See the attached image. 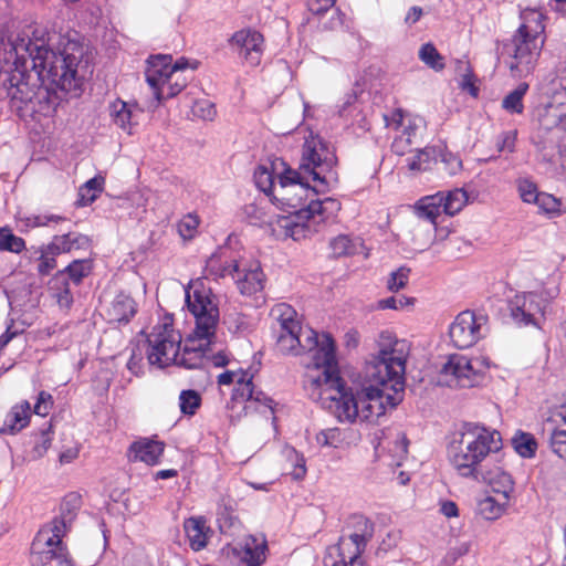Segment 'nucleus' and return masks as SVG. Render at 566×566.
Instances as JSON below:
<instances>
[{
  "mask_svg": "<svg viewBox=\"0 0 566 566\" xmlns=\"http://www.w3.org/2000/svg\"><path fill=\"white\" fill-rule=\"evenodd\" d=\"M164 450V442L147 438L135 441L129 447L133 461H140L148 465L158 464Z\"/></svg>",
  "mask_w": 566,
  "mask_h": 566,
  "instance_id": "24",
  "label": "nucleus"
},
{
  "mask_svg": "<svg viewBox=\"0 0 566 566\" xmlns=\"http://www.w3.org/2000/svg\"><path fill=\"white\" fill-rule=\"evenodd\" d=\"M514 450L523 458H532L535 455L537 442L533 434L518 432L512 438Z\"/></svg>",
  "mask_w": 566,
  "mask_h": 566,
  "instance_id": "43",
  "label": "nucleus"
},
{
  "mask_svg": "<svg viewBox=\"0 0 566 566\" xmlns=\"http://www.w3.org/2000/svg\"><path fill=\"white\" fill-rule=\"evenodd\" d=\"M31 415L32 412L29 401L24 400L17 403L8 412L0 432L4 434H14L21 431L29 424Z\"/></svg>",
  "mask_w": 566,
  "mask_h": 566,
  "instance_id": "29",
  "label": "nucleus"
},
{
  "mask_svg": "<svg viewBox=\"0 0 566 566\" xmlns=\"http://www.w3.org/2000/svg\"><path fill=\"white\" fill-rule=\"evenodd\" d=\"M502 449V437L496 430H491L473 422L462 427L461 439L449 449L453 468L463 478L479 480L485 469L483 462Z\"/></svg>",
  "mask_w": 566,
  "mask_h": 566,
  "instance_id": "6",
  "label": "nucleus"
},
{
  "mask_svg": "<svg viewBox=\"0 0 566 566\" xmlns=\"http://www.w3.org/2000/svg\"><path fill=\"white\" fill-rule=\"evenodd\" d=\"M45 539L46 549L38 552V565H46L54 560L57 566H73L72 558L62 538V533H51Z\"/></svg>",
  "mask_w": 566,
  "mask_h": 566,
  "instance_id": "22",
  "label": "nucleus"
},
{
  "mask_svg": "<svg viewBox=\"0 0 566 566\" xmlns=\"http://www.w3.org/2000/svg\"><path fill=\"white\" fill-rule=\"evenodd\" d=\"M285 453L289 462L293 467L290 474L294 480H302L306 475L305 458L293 448L287 449Z\"/></svg>",
  "mask_w": 566,
  "mask_h": 566,
  "instance_id": "52",
  "label": "nucleus"
},
{
  "mask_svg": "<svg viewBox=\"0 0 566 566\" xmlns=\"http://www.w3.org/2000/svg\"><path fill=\"white\" fill-rule=\"evenodd\" d=\"M54 401L51 394L46 391L38 392V416L46 417L53 408Z\"/></svg>",
  "mask_w": 566,
  "mask_h": 566,
  "instance_id": "58",
  "label": "nucleus"
},
{
  "mask_svg": "<svg viewBox=\"0 0 566 566\" xmlns=\"http://www.w3.org/2000/svg\"><path fill=\"white\" fill-rule=\"evenodd\" d=\"M81 507V495L71 492L66 494L60 505V514L55 516L50 523L44 524L39 531L38 535L49 533H62L65 535L74 521L77 511Z\"/></svg>",
  "mask_w": 566,
  "mask_h": 566,
  "instance_id": "18",
  "label": "nucleus"
},
{
  "mask_svg": "<svg viewBox=\"0 0 566 566\" xmlns=\"http://www.w3.org/2000/svg\"><path fill=\"white\" fill-rule=\"evenodd\" d=\"M172 57L171 55H151L147 60V69L145 72L146 82L151 87L154 95L158 102L163 101V91L160 90L161 83L166 76L170 75Z\"/></svg>",
  "mask_w": 566,
  "mask_h": 566,
  "instance_id": "21",
  "label": "nucleus"
},
{
  "mask_svg": "<svg viewBox=\"0 0 566 566\" xmlns=\"http://www.w3.org/2000/svg\"><path fill=\"white\" fill-rule=\"evenodd\" d=\"M517 138V130L503 132L496 140V147L499 151L513 153L515 150V142Z\"/></svg>",
  "mask_w": 566,
  "mask_h": 566,
  "instance_id": "55",
  "label": "nucleus"
},
{
  "mask_svg": "<svg viewBox=\"0 0 566 566\" xmlns=\"http://www.w3.org/2000/svg\"><path fill=\"white\" fill-rule=\"evenodd\" d=\"M105 178L101 175L88 179L78 190L77 206L85 207L94 202L103 192Z\"/></svg>",
  "mask_w": 566,
  "mask_h": 566,
  "instance_id": "37",
  "label": "nucleus"
},
{
  "mask_svg": "<svg viewBox=\"0 0 566 566\" xmlns=\"http://www.w3.org/2000/svg\"><path fill=\"white\" fill-rule=\"evenodd\" d=\"M184 530L192 551L199 552L207 546L209 528L206 526V520L202 516L186 518Z\"/></svg>",
  "mask_w": 566,
  "mask_h": 566,
  "instance_id": "30",
  "label": "nucleus"
},
{
  "mask_svg": "<svg viewBox=\"0 0 566 566\" xmlns=\"http://www.w3.org/2000/svg\"><path fill=\"white\" fill-rule=\"evenodd\" d=\"M243 275L235 273V282L240 292L244 295H253L263 290L264 274L259 264L251 265L250 269L243 271Z\"/></svg>",
  "mask_w": 566,
  "mask_h": 566,
  "instance_id": "31",
  "label": "nucleus"
},
{
  "mask_svg": "<svg viewBox=\"0 0 566 566\" xmlns=\"http://www.w3.org/2000/svg\"><path fill=\"white\" fill-rule=\"evenodd\" d=\"M534 205L537 206L539 213H545L549 217L558 216L560 212V201L553 195L544 191L539 193Z\"/></svg>",
  "mask_w": 566,
  "mask_h": 566,
  "instance_id": "48",
  "label": "nucleus"
},
{
  "mask_svg": "<svg viewBox=\"0 0 566 566\" xmlns=\"http://www.w3.org/2000/svg\"><path fill=\"white\" fill-rule=\"evenodd\" d=\"M507 504L509 501L502 497L486 496L479 501L478 512L484 520L494 521L502 516Z\"/></svg>",
  "mask_w": 566,
  "mask_h": 566,
  "instance_id": "38",
  "label": "nucleus"
},
{
  "mask_svg": "<svg viewBox=\"0 0 566 566\" xmlns=\"http://www.w3.org/2000/svg\"><path fill=\"white\" fill-rule=\"evenodd\" d=\"M229 45L249 65L258 66L261 63L264 51V38L259 31L252 29L239 30L229 39Z\"/></svg>",
  "mask_w": 566,
  "mask_h": 566,
  "instance_id": "16",
  "label": "nucleus"
},
{
  "mask_svg": "<svg viewBox=\"0 0 566 566\" xmlns=\"http://www.w3.org/2000/svg\"><path fill=\"white\" fill-rule=\"evenodd\" d=\"M54 401L51 394L46 391L38 392V416L46 417L53 408Z\"/></svg>",
  "mask_w": 566,
  "mask_h": 566,
  "instance_id": "59",
  "label": "nucleus"
},
{
  "mask_svg": "<svg viewBox=\"0 0 566 566\" xmlns=\"http://www.w3.org/2000/svg\"><path fill=\"white\" fill-rule=\"evenodd\" d=\"M409 303L410 302L408 298H405V297L397 298L395 296H390V297L380 300L378 302V307L381 310H398Z\"/></svg>",
  "mask_w": 566,
  "mask_h": 566,
  "instance_id": "62",
  "label": "nucleus"
},
{
  "mask_svg": "<svg viewBox=\"0 0 566 566\" xmlns=\"http://www.w3.org/2000/svg\"><path fill=\"white\" fill-rule=\"evenodd\" d=\"M217 521L220 530L229 528L233 525V500L230 497H221L218 502Z\"/></svg>",
  "mask_w": 566,
  "mask_h": 566,
  "instance_id": "47",
  "label": "nucleus"
},
{
  "mask_svg": "<svg viewBox=\"0 0 566 566\" xmlns=\"http://www.w3.org/2000/svg\"><path fill=\"white\" fill-rule=\"evenodd\" d=\"M65 271H57L48 282L46 294L54 300L61 308H69L73 303L70 283Z\"/></svg>",
  "mask_w": 566,
  "mask_h": 566,
  "instance_id": "28",
  "label": "nucleus"
},
{
  "mask_svg": "<svg viewBox=\"0 0 566 566\" xmlns=\"http://www.w3.org/2000/svg\"><path fill=\"white\" fill-rule=\"evenodd\" d=\"M441 196L437 193L421 198L415 209L420 219L427 220L432 224L437 223V218L443 212L441 206Z\"/></svg>",
  "mask_w": 566,
  "mask_h": 566,
  "instance_id": "34",
  "label": "nucleus"
},
{
  "mask_svg": "<svg viewBox=\"0 0 566 566\" xmlns=\"http://www.w3.org/2000/svg\"><path fill=\"white\" fill-rule=\"evenodd\" d=\"M63 254L62 251H57L54 247V238L52 241L44 245L38 256V272L40 274H49L51 271L56 269V256Z\"/></svg>",
  "mask_w": 566,
  "mask_h": 566,
  "instance_id": "42",
  "label": "nucleus"
},
{
  "mask_svg": "<svg viewBox=\"0 0 566 566\" xmlns=\"http://www.w3.org/2000/svg\"><path fill=\"white\" fill-rule=\"evenodd\" d=\"M304 172L290 167L277 172V186L271 198L281 210L287 216L277 217V224L284 230L286 237L297 241L312 235L315 230V218L322 213L324 203H332L337 207L333 198L324 200H310L311 192H317L307 181Z\"/></svg>",
  "mask_w": 566,
  "mask_h": 566,
  "instance_id": "4",
  "label": "nucleus"
},
{
  "mask_svg": "<svg viewBox=\"0 0 566 566\" xmlns=\"http://www.w3.org/2000/svg\"><path fill=\"white\" fill-rule=\"evenodd\" d=\"M410 344L406 339H394L382 345L373 363L365 367L361 384L348 387L340 377L338 398L328 396L329 412L340 422L375 421L396 408L405 396L406 361Z\"/></svg>",
  "mask_w": 566,
  "mask_h": 566,
  "instance_id": "1",
  "label": "nucleus"
},
{
  "mask_svg": "<svg viewBox=\"0 0 566 566\" xmlns=\"http://www.w3.org/2000/svg\"><path fill=\"white\" fill-rule=\"evenodd\" d=\"M62 271L66 272L67 279L74 284H80L81 281L90 274L91 264L86 260H74Z\"/></svg>",
  "mask_w": 566,
  "mask_h": 566,
  "instance_id": "50",
  "label": "nucleus"
},
{
  "mask_svg": "<svg viewBox=\"0 0 566 566\" xmlns=\"http://www.w3.org/2000/svg\"><path fill=\"white\" fill-rule=\"evenodd\" d=\"M280 167L282 169L286 168V164L283 160L276 159L270 166H258L253 175L255 186L270 198H272L277 186V181L275 182L274 179L275 177L277 178V172L282 171Z\"/></svg>",
  "mask_w": 566,
  "mask_h": 566,
  "instance_id": "27",
  "label": "nucleus"
},
{
  "mask_svg": "<svg viewBox=\"0 0 566 566\" xmlns=\"http://www.w3.org/2000/svg\"><path fill=\"white\" fill-rule=\"evenodd\" d=\"M136 303L133 297L124 293L115 296L107 311L108 317L113 322L128 323L136 314Z\"/></svg>",
  "mask_w": 566,
  "mask_h": 566,
  "instance_id": "32",
  "label": "nucleus"
},
{
  "mask_svg": "<svg viewBox=\"0 0 566 566\" xmlns=\"http://www.w3.org/2000/svg\"><path fill=\"white\" fill-rule=\"evenodd\" d=\"M356 532L340 538L338 545L340 560L333 566H365L360 555L373 537L374 524L368 518L358 516L356 517Z\"/></svg>",
  "mask_w": 566,
  "mask_h": 566,
  "instance_id": "12",
  "label": "nucleus"
},
{
  "mask_svg": "<svg viewBox=\"0 0 566 566\" xmlns=\"http://www.w3.org/2000/svg\"><path fill=\"white\" fill-rule=\"evenodd\" d=\"M185 301L189 312L195 316V339L200 343L191 347L186 344L182 350H178L172 365L195 369L202 365L207 347L213 344L219 323V307L217 296L203 279H197L188 284L185 289Z\"/></svg>",
  "mask_w": 566,
  "mask_h": 566,
  "instance_id": "5",
  "label": "nucleus"
},
{
  "mask_svg": "<svg viewBox=\"0 0 566 566\" xmlns=\"http://www.w3.org/2000/svg\"><path fill=\"white\" fill-rule=\"evenodd\" d=\"M52 428L53 418H51L45 424H43L41 429V448L43 449L44 452L48 451V449L51 446L53 434Z\"/></svg>",
  "mask_w": 566,
  "mask_h": 566,
  "instance_id": "63",
  "label": "nucleus"
},
{
  "mask_svg": "<svg viewBox=\"0 0 566 566\" xmlns=\"http://www.w3.org/2000/svg\"><path fill=\"white\" fill-rule=\"evenodd\" d=\"M227 252V250H220L206 261V279L210 276L214 280L226 276L235 279V273H239V263L237 260L229 258Z\"/></svg>",
  "mask_w": 566,
  "mask_h": 566,
  "instance_id": "23",
  "label": "nucleus"
},
{
  "mask_svg": "<svg viewBox=\"0 0 566 566\" xmlns=\"http://www.w3.org/2000/svg\"><path fill=\"white\" fill-rule=\"evenodd\" d=\"M363 242L358 238H350L346 234H339L329 242V248L335 258L348 256L358 253Z\"/></svg>",
  "mask_w": 566,
  "mask_h": 566,
  "instance_id": "39",
  "label": "nucleus"
},
{
  "mask_svg": "<svg viewBox=\"0 0 566 566\" xmlns=\"http://www.w3.org/2000/svg\"><path fill=\"white\" fill-rule=\"evenodd\" d=\"M24 249V241L8 228L0 229V251L19 253Z\"/></svg>",
  "mask_w": 566,
  "mask_h": 566,
  "instance_id": "51",
  "label": "nucleus"
},
{
  "mask_svg": "<svg viewBox=\"0 0 566 566\" xmlns=\"http://www.w3.org/2000/svg\"><path fill=\"white\" fill-rule=\"evenodd\" d=\"M547 424L551 430L549 446L552 451L566 460V401L551 411Z\"/></svg>",
  "mask_w": 566,
  "mask_h": 566,
  "instance_id": "20",
  "label": "nucleus"
},
{
  "mask_svg": "<svg viewBox=\"0 0 566 566\" xmlns=\"http://www.w3.org/2000/svg\"><path fill=\"white\" fill-rule=\"evenodd\" d=\"M83 45L53 23L38 35V103L55 107L61 94L81 93L82 77L77 69L83 59Z\"/></svg>",
  "mask_w": 566,
  "mask_h": 566,
  "instance_id": "3",
  "label": "nucleus"
},
{
  "mask_svg": "<svg viewBox=\"0 0 566 566\" xmlns=\"http://www.w3.org/2000/svg\"><path fill=\"white\" fill-rule=\"evenodd\" d=\"M512 41L514 44L513 59L515 62L511 63L510 69L520 74L530 73L536 65L544 40L516 32Z\"/></svg>",
  "mask_w": 566,
  "mask_h": 566,
  "instance_id": "15",
  "label": "nucleus"
},
{
  "mask_svg": "<svg viewBox=\"0 0 566 566\" xmlns=\"http://www.w3.org/2000/svg\"><path fill=\"white\" fill-rule=\"evenodd\" d=\"M488 317L465 310L459 313L449 327L452 344L460 348H469L485 336Z\"/></svg>",
  "mask_w": 566,
  "mask_h": 566,
  "instance_id": "11",
  "label": "nucleus"
},
{
  "mask_svg": "<svg viewBox=\"0 0 566 566\" xmlns=\"http://www.w3.org/2000/svg\"><path fill=\"white\" fill-rule=\"evenodd\" d=\"M460 87L463 91L469 92V94L473 97H476L479 95V87L475 85L474 74L471 71H469L462 76Z\"/></svg>",
  "mask_w": 566,
  "mask_h": 566,
  "instance_id": "61",
  "label": "nucleus"
},
{
  "mask_svg": "<svg viewBox=\"0 0 566 566\" xmlns=\"http://www.w3.org/2000/svg\"><path fill=\"white\" fill-rule=\"evenodd\" d=\"M553 295L544 296L543 293L530 292L516 295L510 303L511 317L518 325H539V318L544 316L546 306Z\"/></svg>",
  "mask_w": 566,
  "mask_h": 566,
  "instance_id": "13",
  "label": "nucleus"
},
{
  "mask_svg": "<svg viewBox=\"0 0 566 566\" xmlns=\"http://www.w3.org/2000/svg\"><path fill=\"white\" fill-rule=\"evenodd\" d=\"M146 356L149 365L160 369L176 361L181 349V335L172 323L164 322L155 325L146 336Z\"/></svg>",
  "mask_w": 566,
  "mask_h": 566,
  "instance_id": "9",
  "label": "nucleus"
},
{
  "mask_svg": "<svg viewBox=\"0 0 566 566\" xmlns=\"http://www.w3.org/2000/svg\"><path fill=\"white\" fill-rule=\"evenodd\" d=\"M419 59L430 69L441 71L444 69L443 57L432 43H424L419 50Z\"/></svg>",
  "mask_w": 566,
  "mask_h": 566,
  "instance_id": "44",
  "label": "nucleus"
},
{
  "mask_svg": "<svg viewBox=\"0 0 566 566\" xmlns=\"http://www.w3.org/2000/svg\"><path fill=\"white\" fill-rule=\"evenodd\" d=\"M317 442L325 447H336L339 441V430L337 428L321 431L317 437Z\"/></svg>",
  "mask_w": 566,
  "mask_h": 566,
  "instance_id": "57",
  "label": "nucleus"
},
{
  "mask_svg": "<svg viewBox=\"0 0 566 566\" xmlns=\"http://www.w3.org/2000/svg\"><path fill=\"white\" fill-rule=\"evenodd\" d=\"M539 129L534 138L536 149L551 159L554 151L566 155V102L547 103L538 116Z\"/></svg>",
  "mask_w": 566,
  "mask_h": 566,
  "instance_id": "7",
  "label": "nucleus"
},
{
  "mask_svg": "<svg viewBox=\"0 0 566 566\" xmlns=\"http://www.w3.org/2000/svg\"><path fill=\"white\" fill-rule=\"evenodd\" d=\"M408 168L412 171H427L437 164L434 148L426 147L417 151L412 157L407 158Z\"/></svg>",
  "mask_w": 566,
  "mask_h": 566,
  "instance_id": "41",
  "label": "nucleus"
},
{
  "mask_svg": "<svg viewBox=\"0 0 566 566\" xmlns=\"http://www.w3.org/2000/svg\"><path fill=\"white\" fill-rule=\"evenodd\" d=\"M201 405V396L198 391L182 390L179 396V407L184 415L193 416Z\"/></svg>",
  "mask_w": 566,
  "mask_h": 566,
  "instance_id": "46",
  "label": "nucleus"
},
{
  "mask_svg": "<svg viewBox=\"0 0 566 566\" xmlns=\"http://www.w3.org/2000/svg\"><path fill=\"white\" fill-rule=\"evenodd\" d=\"M520 18L522 23L516 32L541 39V34L545 30L543 24L544 15L535 9H525L521 12Z\"/></svg>",
  "mask_w": 566,
  "mask_h": 566,
  "instance_id": "33",
  "label": "nucleus"
},
{
  "mask_svg": "<svg viewBox=\"0 0 566 566\" xmlns=\"http://www.w3.org/2000/svg\"><path fill=\"white\" fill-rule=\"evenodd\" d=\"M409 273L410 270L405 266L394 271L387 282L388 290L391 292H398L403 289L408 283Z\"/></svg>",
  "mask_w": 566,
  "mask_h": 566,
  "instance_id": "53",
  "label": "nucleus"
},
{
  "mask_svg": "<svg viewBox=\"0 0 566 566\" xmlns=\"http://www.w3.org/2000/svg\"><path fill=\"white\" fill-rule=\"evenodd\" d=\"M516 188L520 198L525 203L534 205L542 191L538 190L537 185L530 178H518L516 180Z\"/></svg>",
  "mask_w": 566,
  "mask_h": 566,
  "instance_id": "49",
  "label": "nucleus"
},
{
  "mask_svg": "<svg viewBox=\"0 0 566 566\" xmlns=\"http://www.w3.org/2000/svg\"><path fill=\"white\" fill-rule=\"evenodd\" d=\"M14 50L17 51V53L25 51L30 57V69L35 70V44L32 42L31 38L19 39L14 45Z\"/></svg>",
  "mask_w": 566,
  "mask_h": 566,
  "instance_id": "56",
  "label": "nucleus"
},
{
  "mask_svg": "<svg viewBox=\"0 0 566 566\" xmlns=\"http://www.w3.org/2000/svg\"><path fill=\"white\" fill-rule=\"evenodd\" d=\"M336 0H307L308 10L316 15H322L334 7Z\"/></svg>",
  "mask_w": 566,
  "mask_h": 566,
  "instance_id": "60",
  "label": "nucleus"
},
{
  "mask_svg": "<svg viewBox=\"0 0 566 566\" xmlns=\"http://www.w3.org/2000/svg\"><path fill=\"white\" fill-rule=\"evenodd\" d=\"M479 480H483L488 483L496 496L502 497V500L510 501V496L514 491V482L507 472L503 471L499 467L493 470L484 469L482 474L479 475Z\"/></svg>",
  "mask_w": 566,
  "mask_h": 566,
  "instance_id": "25",
  "label": "nucleus"
},
{
  "mask_svg": "<svg viewBox=\"0 0 566 566\" xmlns=\"http://www.w3.org/2000/svg\"><path fill=\"white\" fill-rule=\"evenodd\" d=\"M296 315V311L286 303L276 304L271 310V316L276 322L273 326L276 349L283 355L310 356L304 365L317 371V375H307L312 396L317 391L322 407L329 410L328 396L337 399L340 394L335 342L329 334H323L319 338L314 329L302 327Z\"/></svg>",
  "mask_w": 566,
  "mask_h": 566,
  "instance_id": "2",
  "label": "nucleus"
},
{
  "mask_svg": "<svg viewBox=\"0 0 566 566\" xmlns=\"http://www.w3.org/2000/svg\"><path fill=\"white\" fill-rule=\"evenodd\" d=\"M222 551L232 562H242L248 566H260L265 560L266 543L249 535L242 541L228 544Z\"/></svg>",
  "mask_w": 566,
  "mask_h": 566,
  "instance_id": "17",
  "label": "nucleus"
},
{
  "mask_svg": "<svg viewBox=\"0 0 566 566\" xmlns=\"http://www.w3.org/2000/svg\"><path fill=\"white\" fill-rule=\"evenodd\" d=\"M140 109L136 104H128L119 98L109 104V116L115 125L127 134H133V127L137 125L136 112Z\"/></svg>",
  "mask_w": 566,
  "mask_h": 566,
  "instance_id": "26",
  "label": "nucleus"
},
{
  "mask_svg": "<svg viewBox=\"0 0 566 566\" xmlns=\"http://www.w3.org/2000/svg\"><path fill=\"white\" fill-rule=\"evenodd\" d=\"M336 161L335 151L329 144L311 132L302 147L298 170L311 176L314 181H318L323 187H326L327 179L332 176Z\"/></svg>",
  "mask_w": 566,
  "mask_h": 566,
  "instance_id": "8",
  "label": "nucleus"
},
{
  "mask_svg": "<svg viewBox=\"0 0 566 566\" xmlns=\"http://www.w3.org/2000/svg\"><path fill=\"white\" fill-rule=\"evenodd\" d=\"M247 376L248 374L245 371L240 373V377L237 379V384L233 389L232 400L241 399L242 401H245V410H259L260 405L273 413V399L268 397L263 391L255 390L252 382V377L247 378Z\"/></svg>",
  "mask_w": 566,
  "mask_h": 566,
  "instance_id": "19",
  "label": "nucleus"
},
{
  "mask_svg": "<svg viewBox=\"0 0 566 566\" xmlns=\"http://www.w3.org/2000/svg\"><path fill=\"white\" fill-rule=\"evenodd\" d=\"M530 85L521 82L513 91L507 93L502 99V108L511 115H522L524 113V96L528 92Z\"/></svg>",
  "mask_w": 566,
  "mask_h": 566,
  "instance_id": "35",
  "label": "nucleus"
},
{
  "mask_svg": "<svg viewBox=\"0 0 566 566\" xmlns=\"http://www.w3.org/2000/svg\"><path fill=\"white\" fill-rule=\"evenodd\" d=\"M90 242V238L81 233L54 235V247L57 251H62L63 253L71 252L72 250L87 249Z\"/></svg>",
  "mask_w": 566,
  "mask_h": 566,
  "instance_id": "40",
  "label": "nucleus"
},
{
  "mask_svg": "<svg viewBox=\"0 0 566 566\" xmlns=\"http://www.w3.org/2000/svg\"><path fill=\"white\" fill-rule=\"evenodd\" d=\"M489 365L481 357L450 355L441 368V377L449 387L471 388L483 378Z\"/></svg>",
  "mask_w": 566,
  "mask_h": 566,
  "instance_id": "10",
  "label": "nucleus"
},
{
  "mask_svg": "<svg viewBox=\"0 0 566 566\" xmlns=\"http://www.w3.org/2000/svg\"><path fill=\"white\" fill-rule=\"evenodd\" d=\"M438 195H440L442 199L441 206L443 213L448 216H454L460 212L468 202V193L461 188L446 192L439 191Z\"/></svg>",
  "mask_w": 566,
  "mask_h": 566,
  "instance_id": "36",
  "label": "nucleus"
},
{
  "mask_svg": "<svg viewBox=\"0 0 566 566\" xmlns=\"http://www.w3.org/2000/svg\"><path fill=\"white\" fill-rule=\"evenodd\" d=\"M187 86V77L182 73L172 76H166V80L161 83L160 90L163 91V99L172 98L177 96Z\"/></svg>",
  "mask_w": 566,
  "mask_h": 566,
  "instance_id": "45",
  "label": "nucleus"
},
{
  "mask_svg": "<svg viewBox=\"0 0 566 566\" xmlns=\"http://www.w3.org/2000/svg\"><path fill=\"white\" fill-rule=\"evenodd\" d=\"M6 76L10 82L9 94L12 107L18 116L24 120L33 119L35 117V88L34 84L30 83V75L20 74L19 78L15 75L6 74Z\"/></svg>",
  "mask_w": 566,
  "mask_h": 566,
  "instance_id": "14",
  "label": "nucleus"
},
{
  "mask_svg": "<svg viewBox=\"0 0 566 566\" xmlns=\"http://www.w3.org/2000/svg\"><path fill=\"white\" fill-rule=\"evenodd\" d=\"M198 226V218L192 214H187L178 222L177 229L180 237H182L185 240H188L193 238Z\"/></svg>",
  "mask_w": 566,
  "mask_h": 566,
  "instance_id": "54",
  "label": "nucleus"
},
{
  "mask_svg": "<svg viewBox=\"0 0 566 566\" xmlns=\"http://www.w3.org/2000/svg\"><path fill=\"white\" fill-rule=\"evenodd\" d=\"M442 161L444 163L446 169L450 175H455L462 168V161L451 154L444 156Z\"/></svg>",
  "mask_w": 566,
  "mask_h": 566,
  "instance_id": "64",
  "label": "nucleus"
}]
</instances>
